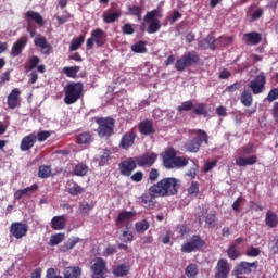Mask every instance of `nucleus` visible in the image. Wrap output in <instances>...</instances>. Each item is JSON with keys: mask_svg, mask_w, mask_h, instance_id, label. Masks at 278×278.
Returning <instances> with one entry per match:
<instances>
[{"mask_svg": "<svg viewBox=\"0 0 278 278\" xmlns=\"http://www.w3.org/2000/svg\"><path fill=\"white\" fill-rule=\"evenodd\" d=\"M35 144H36V135L29 134L23 137V139L21 140L20 149L21 151H29L34 149Z\"/></svg>", "mask_w": 278, "mask_h": 278, "instance_id": "nucleus-23", "label": "nucleus"}, {"mask_svg": "<svg viewBox=\"0 0 278 278\" xmlns=\"http://www.w3.org/2000/svg\"><path fill=\"white\" fill-rule=\"evenodd\" d=\"M89 170H90V168L88 167V165L86 163H78L75 165L72 173L76 177H86V175H88Z\"/></svg>", "mask_w": 278, "mask_h": 278, "instance_id": "nucleus-33", "label": "nucleus"}, {"mask_svg": "<svg viewBox=\"0 0 278 278\" xmlns=\"http://www.w3.org/2000/svg\"><path fill=\"white\" fill-rule=\"evenodd\" d=\"M137 166L140 168H151L155 162H157V153L155 152H146L137 157H135Z\"/></svg>", "mask_w": 278, "mask_h": 278, "instance_id": "nucleus-10", "label": "nucleus"}, {"mask_svg": "<svg viewBox=\"0 0 278 278\" xmlns=\"http://www.w3.org/2000/svg\"><path fill=\"white\" fill-rule=\"evenodd\" d=\"M128 14L130 16H136L138 21H142V7L128 5Z\"/></svg>", "mask_w": 278, "mask_h": 278, "instance_id": "nucleus-45", "label": "nucleus"}, {"mask_svg": "<svg viewBox=\"0 0 278 278\" xmlns=\"http://www.w3.org/2000/svg\"><path fill=\"white\" fill-rule=\"evenodd\" d=\"M231 273V265L227 258H220L215 267V278H227Z\"/></svg>", "mask_w": 278, "mask_h": 278, "instance_id": "nucleus-18", "label": "nucleus"}, {"mask_svg": "<svg viewBox=\"0 0 278 278\" xmlns=\"http://www.w3.org/2000/svg\"><path fill=\"white\" fill-rule=\"evenodd\" d=\"M108 42V34L103 31L101 28H96L91 31V37H89L86 41V49L90 51V49H94V43L97 47H103Z\"/></svg>", "mask_w": 278, "mask_h": 278, "instance_id": "nucleus-9", "label": "nucleus"}, {"mask_svg": "<svg viewBox=\"0 0 278 278\" xmlns=\"http://www.w3.org/2000/svg\"><path fill=\"white\" fill-rule=\"evenodd\" d=\"M64 233H54L50 237L49 245L50 247H58V244H61V242H64Z\"/></svg>", "mask_w": 278, "mask_h": 278, "instance_id": "nucleus-49", "label": "nucleus"}, {"mask_svg": "<svg viewBox=\"0 0 278 278\" xmlns=\"http://www.w3.org/2000/svg\"><path fill=\"white\" fill-rule=\"evenodd\" d=\"M46 278H63L62 276L55 275V269L54 268H48Z\"/></svg>", "mask_w": 278, "mask_h": 278, "instance_id": "nucleus-64", "label": "nucleus"}, {"mask_svg": "<svg viewBox=\"0 0 278 278\" xmlns=\"http://www.w3.org/2000/svg\"><path fill=\"white\" fill-rule=\"evenodd\" d=\"M200 47L203 49H212V51H214V49H216V39L214 36H207L200 41Z\"/></svg>", "mask_w": 278, "mask_h": 278, "instance_id": "nucleus-39", "label": "nucleus"}, {"mask_svg": "<svg viewBox=\"0 0 278 278\" xmlns=\"http://www.w3.org/2000/svg\"><path fill=\"white\" fill-rule=\"evenodd\" d=\"M81 242V239L79 237H73L67 240V242L63 243L60 248L59 251L60 253H68L72 249L75 248V244H79Z\"/></svg>", "mask_w": 278, "mask_h": 278, "instance_id": "nucleus-28", "label": "nucleus"}, {"mask_svg": "<svg viewBox=\"0 0 278 278\" xmlns=\"http://www.w3.org/2000/svg\"><path fill=\"white\" fill-rule=\"evenodd\" d=\"M138 129H139V134H141V136H153V134H156V129L153 126V119L150 118H146L143 121H141L138 124Z\"/></svg>", "mask_w": 278, "mask_h": 278, "instance_id": "nucleus-21", "label": "nucleus"}, {"mask_svg": "<svg viewBox=\"0 0 278 278\" xmlns=\"http://www.w3.org/2000/svg\"><path fill=\"white\" fill-rule=\"evenodd\" d=\"M177 112H190L192 110V114L195 116H204L207 117V104L199 103L194 108V103L192 100H188L182 102L180 105L177 106Z\"/></svg>", "mask_w": 278, "mask_h": 278, "instance_id": "nucleus-8", "label": "nucleus"}, {"mask_svg": "<svg viewBox=\"0 0 278 278\" xmlns=\"http://www.w3.org/2000/svg\"><path fill=\"white\" fill-rule=\"evenodd\" d=\"M227 255L229 257V260L236 261L238 260V257H240V251L238 250V244L237 243H232L229 245V248L227 249Z\"/></svg>", "mask_w": 278, "mask_h": 278, "instance_id": "nucleus-43", "label": "nucleus"}, {"mask_svg": "<svg viewBox=\"0 0 278 278\" xmlns=\"http://www.w3.org/2000/svg\"><path fill=\"white\" fill-rule=\"evenodd\" d=\"M113 275L114 277H127L129 275V266L125 264L117 265L113 268Z\"/></svg>", "mask_w": 278, "mask_h": 278, "instance_id": "nucleus-41", "label": "nucleus"}, {"mask_svg": "<svg viewBox=\"0 0 278 278\" xmlns=\"http://www.w3.org/2000/svg\"><path fill=\"white\" fill-rule=\"evenodd\" d=\"M27 42H29V39L26 36H23L20 39H17L11 48L10 56L18 58V55H21V53H23V49H25V47H27Z\"/></svg>", "mask_w": 278, "mask_h": 278, "instance_id": "nucleus-22", "label": "nucleus"}, {"mask_svg": "<svg viewBox=\"0 0 278 278\" xmlns=\"http://www.w3.org/2000/svg\"><path fill=\"white\" fill-rule=\"evenodd\" d=\"M51 227L54 231H62L66 227V217L64 215L54 216L51 219Z\"/></svg>", "mask_w": 278, "mask_h": 278, "instance_id": "nucleus-27", "label": "nucleus"}, {"mask_svg": "<svg viewBox=\"0 0 278 278\" xmlns=\"http://www.w3.org/2000/svg\"><path fill=\"white\" fill-rule=\"evenodd\" d=\"M187 192L191 197H197V194H199V182L192 181L190 187L187 189Z\"/></svg>", "mask_w": 278, "mask_h": 278, "instance_id": "nucleus-54", "label": "nucleus"}, {"mask_svg": "<svg viewBox=\"0 0 278 278\" xmlns=\"http://www.w3.org/2000/svg\"><path fill=\"white\" fill-rule=\"evenodd\" d=\"M260 253H262V251L260 250V248H250L247 252L245 255L248 257H257L260 255Z\"/></svg>", "mask_w": 278, "mask_h": 278, "instance_id": "nucleus-60", "label": "nucleus"}, {"mask_svg": "<svg viewBox=\"0 0 278 278\" xmlns=\"http://www.w3.org/2000/svg\"><path fill=\"white\" fill-rule=\"evenodd\" d=\"M111 155H112V151H110V149H104L100 156V164H102V165L108 164Z\"/></svg>", "mask_w": 278, "mask_h": 278, "instance_id": "nucleus-56", "label": "nucleus"}, {"mask_svg": "<svg viewBox=\"0 0 278 278\" xmlns=\"http://www.w3.org/2000/svg\"><path fill=\"white\" fill-rule=\"evenodd\" d=\"M131 181H135V184H140L142 179H144V173L138 170L135 174L130 176Z\"/></svg>", "mask_w": 278, "mask_h": 278, "instance_id": "nucleus-59", "label": "nucleus"}, {"mask_svg": "<svg viewBox=\"0 0 278 278\" xmlns=\"http://www.w3.org/2000/svg\"><path fill=\"white\" fill-rule=\"evenodd\" d=\"M205 229H215V227H218V216H216V211H211L205 216Z\"/></svg>", "mask_w": 278, "mask_h": 278, "instance_id": "nucleus-26", "label": "nucleus"}, {"mask_svg": "<svg viewBox=\"0 0 278 278\" xmlns=\"http://www.w3.org/2000/svg\"><path fill=\"white\" fill-rule=\"evenodd\" d=\"M136 138H138V134L136 132V129L131 128L129 131L122 136L119 141V149L128 151V149H131V147L136 144Z\"/></svg>", "mask_w": 278, "mask_h": 278, "instance_id": "nucleus-15", "label": "nucleus"}, {"mask_svg": "<svg viewBox=\"0 0 278 278\" xmlns=\"http://www.w3.org/2000/svg\"><path fill=\"white\" fill-rule=\"evenodd\" d=\"M18 97H21V90L13 89L10 94L7 98V103L10 108V110H16L18 105H21V102L18 100Z\"/></svg>", "mask_w": 278, "mask_h": 278, "instance_id": "nucleus-24", "label": "nucleus"}, {"mask_svg": "<svg viewBox=\"0 0 278 278\" xmlns=\"http://www.w3.org/2000/svg\"><path fill=\"white\" fill-rule=\"evenodd\" d=\"M132 217H134V213H131L129 211L121 212L117 215L116 222H115L117 229H121L123 227V225H125V223H127V220L131 219Z\"/></svg>", "mask_w": 278, "mask_h": 278, "instance_id": "nucleus-31", "label": "nucleus"}, {"mask_svg": "<svg viewBox=\"0 0 278 278\" xmlns=\"http://www.w3.org/2000/svg\"><path fill=\"white\" fill-rule=\"evenodd\" d=\"M157 179H160V170H157L156 168H152L149 172V181H151L152 184L155 182Z\"/></svg>", "mask_w": 278, "mask_h": 278, "instance_id": "nucleus-58", "label": "nucleus"}, {"mask_svg": "<svg viewBox=\"0 0 278 278\" xmlns=\"http://www.w3.org/2000/svg\"><path fill=\"white\" fill-rule=\"evenodd\" d=\"M85 40L86 36L84 35L74 38L70 45V51H77V49H79L81 45H84Z\"/></svg>", "mask_w": 278, "mask_h": 278, "instance_id": "nucleus-44", "label": "nucleus"}, {"mask_svg": "<svg viewBox=\"0 0 278 278\" xmlns=\"http://www.w3.org/2000/svg\"><path fill=\"white\" fill-rule=\"evenodd\" d=\"M135 168H138V164L134 157H128L118 164V170L123 177H131Z\"/></svg>", "mask_w": 278, "mask_h": 278, "instance_id": "nucleus-16", "label": "nucleus"}, {"mask_svg": "<svg viewBox=\"0 0 278 278\" xmlns=\"http://www.w3.org/2000/svg\"><path fill=\"white\" fill-rule=\"evenodd\" d=\"M37 176L39 179H49V177H51V165H40L38 167Z\"/></svg>", "mask_w": 278, "mask_h": 278, "instance_id": "nucleus-42", "label": "nucleus"}, {"mask_svg": "<svg viewBox=\"0 0 278 278\" xmlns=\"http://www.w3.org/2000/svg\"><path fill=\"white\" fill-rule=\"evenodd\" d=\"M258 264L260 263L257 261H254L252 263L242 261L235 267L232 274L237 277H240V275H249L252 270H257Z\"/></svg>", "mask_w": 278, "mask_h": 278, "instance_id": "nucleus-14", "label": "nucleus"}, {"mask_svg": "<svg viewBox=\"0 0 278 278\" xmlns=\"http://www.w3.org/2000/svg\"><path fill=\"white\" fill-rule=\"evenodd\" d=\"M39 64H40V58L34 55L28 60V63L24 65V68L26 73H29V71H34V68H36V66H38Z\"/></svg>", "mask_w": 278, "mask_h": 278, "instance_id": "nucleus-47", "label": "nucleus"}, {"mask_svg": "<svg viewBox=\"0 0 278 278\" xmlns=\"http://www.w3.org/2000/svg\"><path fill=\"white\" fill-rule=\"evenodd\" d=\"M201 61V56L198 51L190 50L185 52L175 63V68L179 73H184L186 68H190V66H197Z\"/></svg>", "mask_w": 278, "mask_h": 278, "instance_id": "nucleus-4", "label": "nucleus"}, {"mask_svg": "<svg viewBox=\"0 0 278 278\" xmlns=\"http://www.w3.org/2000/svg\"><path fill=\"white\" fill-rule=\"evenodd\" d=\"M34 45L41 49V53H43V55H51V51H53V47L47 41V37L40 34L36 35Z\"/></svg>", "mask_w": 278, "mask_h": 278, "instance_id": "nucleus-20", "label": "nucleus"}, {"mask_svg": "<svg viewBox=\"0 0 278 278\" xmlns=\"http://www.w3.org/2000/svg\"><path fill=\"white\" fill-rule=\"evenodd\" d=\"M265 224L267 227H270V229H275V227L278 226V216L273 211H267L266 217H265Z\"/></svg>", "mask_w": 278, "mask_h": 278, "instance_id": "nucleus-34", "label": "nucleus"}, {"mask_svg": "<svg viewBox=\"0 0 278 278\" xmlns=\"http://www.w3.org/2000/svg\"><path fill=\"white\" fill-rule=\"evenodd\" d=\"M68 194H71L72 197H78V194H84V192H86V189H84V187L75 184L73 187H71L68 189Z\"/></svg>", "mask_w": 278, "mask_h": 278, "instance_id": "nucleus-51", "label": "nucleus"}, {"mask_svg": "<svg viewBox=\"0 0 278 278\" xmlns=\"http://www.w3.org/2000/svg\"><path fill=\"white\" fill-rule=\"evenodd\" d=\"M240 102L244 108H251L253 105V93L249 90H243L240 96Z\"/></svg>", "mask_w": 278, "mask_h": 278, "instance_id": "nucleus-35", "label": "nucleus"}, {"mask_svg": "<svg viewBox=\"0 0 278 278\" xmlns=\"http://www.w3.org/2000/svg\"><path fill=\"white\" fill-rule=\"evenodd\" d=\"M185 275L188 278H194L197 275H199V266L197 264L191 263L185 268Z\"/></svg>", "mask_w": 278, "mask_h": 278, "instance_id": "nucleus-46", "label": "nucleus"}, {"mask_svg": "<svg viewBox=\"0 0 278 278\" xmlns=\"http://www.w3.org/2000/svg\"><path fill=\"white\" fill-rule=\"evenodd\" d=\"M271 116L275 121V123H278V101L274 103L271 109Z\"/></svg>", "mask_w": 278, "mask_h": 278, "instance_id": "nucleus-63", "label": "nucleus"}, {"mask_svg": "<svg viewBox=\"0 0 278 278\" xmlns=\"http://www.w3.org/2000/svg\"><path fill=\"white\" fill-rule=\"evenodd\" d=\"M27 231H29V227L27 224H23L21 222H14L10 226V233L16 240H21V238H25L27 236Z\"/></svg>", "mask_w": 278, "mask_h": 278, "instance_id": "nucleus-17", "label": "nucleus"}, {"mask_svg": "<svg viewBox=\"0 0 278 278\" xmlns=\"http://www.w3.org/2000/svg\"><path fill=\"white\" fill-rule=\"evenodd\" d=\"M245 45H260L262 42V33L252 31L243 35Z\"/></svg>", "mask_w": 278, "mask_h": 278, "instance_id": "nucleus-25", "label": "nucleus"}, {"mask_svg": "<svg viewBox=\"0 0 278 278\" xmlns=\"http://www.w3.org/2000/svg\"><path fill=\"white\" fill-rule=\"evenodd\" d=\"M91 270L93 273L92 278H105L108 262L102 257H97L91 265Z\"/></svg>", "mask_w": 278, "mask_h": 278, "instance_id": "nucleus-13", "label": "nucleus"}, {"mask_svg": "<svg viewBox=\"0 0 278 278\" xmlns=\"http://www.w3.org/2000/svg\"><path fill=\"white\" fill-rule=\"evenodd\" d=\"M94 140V137L90 134V131H83L76 136V144H91Z\"/></svg>", "mask_w": 278, "mask_h": 278, "instance_id": "nucleus-29", "label": "nucleus"}, {"mask_svg": "<svg viewBox=\"0 0 278 278\" xmlns=\"http://www.w3.org/2000/svg\"><path fill=\"white\" fill-rule=\"evenodd\" d=\"M164 15L157 9H153L152 11L147 12L144 15V23H151V21H157V18H162Z\"/></svg>", "mask_w": 278, "mask_h": 278, "instance_id": "nucleus-40", "label": "nucleus"}, {"mask_svg": "<svg viewBox=\"0 0 278 278\" xmlns=\"http://www.w3.org/2000/svg\"><path fill=\"white\" fill-rule=\"evenodd\" d=\"M81 71V66L75 65V66H65L62 70V73L66 75V77H70L71 79H75L77 77V73Z\"/></svg>", "mask_w": 278, "mask_h": 278, "instance_id": "nucleus-38", "label": "nucleus"}, {"mask_svg": "<svg viewBox=\"0 0 278 278\" xmlns=\"http://www.w3.org/2000/svg\"><path fill=\"white\" fill-rule=\"evenodd\" d=\"M119 240L125 244H127V242H134V232H131V226L129 224L126 225Z\"/></svg>", "mask_w": 278, "mask_h": 278, "instance_id": "nucleus-36", "label": "nucleus"}, {"mask_svg": "<svg viewBox=\"0 0 278 278\" xmlns=\"http://www.w3.org/2000/svg\"><path fill=\"white\" fill-rule=\"evenodd\" d=\"M135 227L137 233H144V231L149 229V222L147 219H143L141 222H138Z\"/></svg>", "mask_w": 278, "mask_h": 278, "instance_id": "nucleus-52", "label": "nucleus"}, {"mask_svg": "<svg viewBox=\"0 0 278 278\" xmlns=\"http://www.w3.org/2000/svg\"><path fill=\"white\" fill-rule=\"evenodd\" d=\"M278 99V88H274L271 90H269L266 100L268 101V103H273L274 101H277Z\"/></svg>", "mask_w": 278, "mask_h": 278, "instance_id": "nucleus-57", "label": "nucleus"}, {"mask_svg": "<svg viewBox=\"0 0 278 278\" xmlns=\"http://www.w3.org/2000/svg\"><path fill=\"white\" fill-rule=\"evenodd\" d=\"M249 88L254 94H262L266 88V75L264 72L256 75L253 80L250 81Z\"/></svg>", "mask_w": 278, "mask_h": 278, "instance_id": "nucleus-12", "label": "nucleus"}, {"mask_svg": "<svg viewBox=\"0 0 278 278\" xmlns=\"http://www.w3.org/2000/svg\"><path fill=\"white\" fill-rule=\"evenodd\" d=\"M64 91V104L65 105H73L77 103L81 97H84V83L81 81H70L63 89Z\"/></svg>", "mask_w": 278, "mask_h": 278, "instance_id": "nucleus-3", "label": "nucleus"}, {"mask_svg": "<svg viewBox=\"0 0 278 278\" xmlns=\"http://www.w3.org/2000/svg\"><path fill=\"white\" fill-rule=\"evenodd\" d=\"M123 34H126V36H131L134 34V26L131 24H125L122 28Z\"/></svg>", "mask_w": 278, "mask_h": 278, "instance_id": "nucleus-62", "label": "nucleus"}, {"mask_svg": "<svg viewBox=\"0 0 278 278\" xmlns=\"http://www.w3.org/2000/svg\"><path fill=\"white\" fill-rule=\"evenodd\" d=\"M64 278H80L81 277V268L80 267H66L64 269Z\"/></svg>", "mask_w": 278, "mask_h": 278, "instance_id": "nucleus-37", "label": "nucleus"}, {"mask_svg": "<svg viewBox=\"0 0 278 278\" xmlns=\"http://www.w3.org/2000/svg\"><path fill=\"white\" fill-rule=\"evenodd\" d=\"M147 41H139L131 46L132 53H147Z\"/></svg>", "mask_w": 278, "mask_h": 278, "instance_id": "nucleus-50", "label": "nucleus"}, {"mask_svg": "<svg viewBox=\"0 0 278 278\" xmlns=\"http://www.w3.org/2000/svg\"><path fill=\"white\" fill-rule=\"evenodd\" d=\"M121 16H123L121 8H118V4L113 2L111 3V7L103 13L102 18L103 23L110 25L111 23H116Z\"/></svg>", "mask_w": 278, "mask_h": 278, "instance_id": "nucleus-11", "label": "nucleus"}, {"mask_svg": "<svg viewBox=\"0 0 278 278\" xmlns=\"http://www.w3.org/2000/svg\"><path fill=\"white\" fill-rule=\"evenodd\" d=\"M207 244L205 240L199 235H193L190 240L182 243L180 251L181 253H197V251H203Z\"/></svg>", "mask_w": 278, "mask_h": 278, "instance_id": "nucleus-7", "label": "nucleus"}, {"mask_svg": "<svg viewBox=\"0 0 278 278\" xmlns=\"http://www.w3.org/2000/svg\"><path fill=\"white\" fill-rule=\"evenodd\" d=\"M90 210H92V205H90L88 202L81 203L79 205V213L83 216H88V214H90Z\"/></svg>", "mask_w": 278, "mask_h": 278, "instance_id": "nucleus-55", "label": "nucleus"}, {"mask_svg": "<svg viewBox=\"0 0 278 278\" xmlns=\"http://www.w3.org/2000/svg\"><path fill=\"white\" fill-rule=\"evenodd\" d=\"M181 188V180L175 177H165L150 187L154 197L164 199V197H175Z\"/></svg>", "mask_w": 278, "mask_h": 278, "instance_id": "nucleus-1", "label": "nucleus"}, {"mask_svg": "<svg viewBox=\"0 0 278 278\" xmlns=\"http://www.w3.org/2000/svg\"><path fill=\"white\" fill-rule=\"evenodd\" d=\"M27 23H30L29 21H34L37 25L42 27L45 25V18H42V15L36 11H27L25 13Z\"/></svg>", "mask_w": 278, "mask_h": 278, "instance_id": "nucleus-32", "label": "nucleus"}, {"mask_svg": "<svg viewBox=\"0 0 278 278\" xmlns=\"http://www.w3.org/2000/svg\"><path fill=\"white\" fill-rule=\"evenodd\" d=\"M161 157L163 160V166L167 170H173V168H186L188 166V159L185 156H177V151L175 148L166 149Z\"/></svg>", "mask_w": 278, "mask_h": 278, "instance_id": "nucleus-2", "label": "nucleus"}, {"mask_svg": "<svg viewBox=\"0 0 278 278\" xmlns=\"http://www.w3.org/2000/svg\"><path fill=\"white\" fill-rule=\"evenodd\" d=\"M192 134H195L197 137L187 143V150L189 153H199L203 142L210 144V136H207V132L203 129H193Z\"/></svg>", "mask_w": 278, "mask_h": 278, "instance_id": "nucleus-6", "label": "nucleus"}, {"mask_svg": "<svg viewBox=\"0 0 278 278\" xmlns=\"http://www.w3.org/2000/svg\"><path fill=\"white\" fill-rule=\"evenodd\" d=\"M150 23L148 28H147V33L148 34H157V31H160V29H162V24H160V20H152Z\"/></svg>", "mask_w": 278, "mask_h": 278, "instance_id": "nucleus-48", "label": "nucleus"}, {"mask_svg": "<svg viewBox=\"0 0 278 278\" xmlns=\"http://www.w3.org/2000/svg\"><path fill=\"white\" fill-rule=\"evenodd\" d=\"M253 143H248L241 148V155H251L253 153Z\"/></svg>", "mask_w": 278, "mask_h": 278, "instance_id": "nucleus-61", "label": "nucleus"}, {"mask_svg": "<svg viewBox=\"0 0 278 278\" xmlns=\"http://www.w3.org/2000/svg\"><path fill=\"white\" fill-rule=\"evenodd\" d=\"M155 199H160L157 195H153L151 192V187L148 189V193H143L138 198L139 204L147 210H153L155 207Z\"/></svg>", "mask_w": 278, "mask_h": 278, "instance_id": "nucleus-19", "label": "nucleus"}, {"mask_svg": "<svg viewBox=\"0 0 278 278\" xmlns=\"http://www.w3.org/2000/svg\"><path fill=\"white\" fill-rule=\"evenodd\" d=\"M48 138H51V131L42 130L37 132L36 142H45Z\"/></svg>", "mask_w": 278, "mask_h": 278, "instance_id": "nucleus-53", "label": "nucleus"}, {"mask_svg": "<svg viewBox=\"0 0 278 278\" xmlns=\"http://www.w3.org/2000/svg\"><path fill=\"white\" fill-rule=\"evenodd\" d=\"M98 125L97 134L100 138H110L114 136V128L116 127V119L113 117H96Z\"/></svg>", "mask_w": 278, "mask_h": 278, "instance_id": "nucleus-5", "label": "nucleus"}, {"mask_svg": "<svg viewBox=\"0 0 278 278\" xmlns=\"http://www.w3.org/2000/svg\"><path fill=\"white\" fill-rule=\"evenodd\" d=\"M253 164H257V155H251L249 157L239 156L236 159V166H253Z\"/></svg>", "mask_w": 278, "mask_h": 278, "instance_id": "nucleus-30", "label": "nucleus"}]
</instances>
